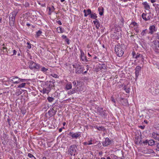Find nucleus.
<instances>
[{"label": "nucleus", "mask_w": 159, "mask_h": 159, "mask_svg": "<svg viewBox=\"0 0 159 159\" xmlns=\"http://www.w3.org/2000/svg\"><path fill=\"white\" fill-rule=\"evenodd\" d=\"M70 70L71 71H74V69H73L72 68H71V67L70 68Z\"/></svg>", "instance_id": "0e129e2a"}, {"label": "nucleus", "mask_w": 159, "mask_h": 159, "mask_svg": "<svg viewBox=\"0 0 159 159\" xmlns=\"http://www.w3.org/2000/svg\"><path fill=\"white\" fill-rule=\"evenodd\" d=\"M41 92H42L43 94L47 93L48 94L49 92V91L47 89H46L45 88H43L41 91Z\"/></svg>", "instance_id": "72a5a7b5"}, {"label": "nucleus", "mask_w": 159, "mask_h": 159, "mask_svg": "<svg viewBox=\"0 0 159 159\" xmlns=\"http://www.w3.org/2000/svg\"><path fill=\"white\" fill-rule=\"evenodd\" d=\"M48 10V14L50 15L55 10V8L53 6H52L51 7H48L47 8V10Z\"/></svg>", "instance_id": "dca6fc26"}, {"label": "nucleus", "mask_w": 159, "mask_h": 159, "mask_svg": "<svg viewBox=\"0 0 159 159\" xmlns=\"http://www.w3.org/2000/svg\"><path fill=\"white\" fill-rule=\"evenodd\" d=\"M73 68L75 69V71L76 74H81L83 71L82 66L79 64L74 63L72 65Z\"/></svg>", "instance_id": "7ed1b4c3"}, {"label": "nucleus", "mask_w": 159, "mask_h": 159, "mask_svg": "<svg viewBox=\"0 0 159 159\" xmlns=\"http://www.w3.org/2000/svg\"><path fill=\"white\" fill-rule=\"evenodd\" d=\"M47 99H48V102H52V101H53V100L54 99V98L52 97H48V98Z\"/></svg>", "instance_id": "79ce46f5"}, {"label": "nucleus", "mask_w": 159, "mask_h": 159, "mask_svg": "<svg viewBox=\"0 0 159 159\" xmlns=\"http://www.w3.org/2000/svg\"><path fill=\"white\" fill-rule=\"evenodd\" d=\"M83 11L84 13V16L85 17H87L88 15H90L92 13L91 10L90 9H88L87 10L84 9Z\"/></svg>", "instance_id": "4be33fe9"}, {"label": "nucleus", "mask_w": 159, "mask_h": 159, "mask_svg": "<svg viewBox=\"0 0 159 159\" xmlns=\"http://www.w3.org/2000/svg\"><path fill=\"white\" fill-rule=\"evenodd\" d=\"M88 141L87 142H85L83 143V144L84 145H89V143H88Z\"/></svg>", "instance_id": "864d4df0"}, {"label": "nucleus", "mask_w": 159, "mask_h": 159, "mask_svg": "<svg viewBox=\"0 0 159 159\" xmlns=\"http://www.w3.org/2000/svg\"><path fill=\"white\" fill-rule=\"evenodd\" d=\"M18 79L19 78L17 76H13L9 78L8 81L14 84H18L19 83L20 81Z\"/></svg>", "instance_id": "6e6552de"}, {"label": "nucleus", "mask_w": 159, "mask_h": 159, "mask_svg": "<svg viewBox=\"0 0 159 159\" xmlns=\"http://www.w3.org/2000/svg\"><path fill=\"white\" fill-rule=\"evenodd\" d=\"M141 17L146 21L150 20L151 18V15L149 13H143L141 15Z\"/></svg>", "instance_id": "1a4fd4ad"}, {"label": "nucleus", "mask_w": 159, "mask_h": 159, "mask_svg": "<svg viewBox=\"0 0 159 159\" xmlns=\"http://www.w3.org/2000/svg\"><path fill=\"white\" fill-rule=\"evenodd\" d=\"M17 53V51L15 50H14L13 51V54H12L11 55H15Z\"/></svg>", "instance_id": "09e8293b"}, {"label": "nucleus", "mask_w": 159, "mask_h": 159, "mask_svg": "<svg viewBox=\"0 0 159 159\" xmlns=\"http://www.w3.org/2000/svg\"><path fill=\"white\" fill-rule=\"evenodd\" d=\"M107 159H111V158L110 157H108L107 158Z\"/></svg>", "instance_id": "774afa93"}, {"label": "nucleus", "mask_w": 159, "mask_h": 159, "mask_svg": "<svg viewBox=\"0 0 159 159\" xmlns=\"http://www.w3.org/2000/svg\"><path fill=\"white\" fill-rule=\"evenodd\" d=\"M28 156L30 158H32L33 157L34 159H36V158L34 156L30 153H29L28 154Z\"/></svg>", "instance_id": "37998d69"}, {"label": "nucleus", "mask_w": 159, "mask_h": 159, "mask_svg": "<svg viewBox=\"0 0 159 159\" xmlns=\"http://www.w3.org/2000/svg\"><path fill=\"white\" fill-rule=\"evenodd\" d=\"M26 85L25 83H22L18 86V88H22L25 87Z\"/></svg>", "instance_id": "4c0bfd02"}, {"label": "nucleus", "mask_w": 159, "mask_h": 159, "mask_svg": "<svg viewBox=\"0 0 159 159\" xmlns=\"http://www.w3.org/2000/svg\"><path fill=\"white\" fill-rule=\"evenodd\" d=\"M99 64L100 66L101 67V70L102 69L106 70L107 69V67L106 65L104 64Z\"/></svg>", "instance_id": "7c9ffc66"}, {"label": "nucleus", "mask_w": 159, "mask_h": 159, "mask_svg": "<svg viewBox=\"0 0 159 159\" xmlns=\"http://www.w3.org/2000/svg\"><path fill=\"white\" fill-rule=\"evenodd\" d=\"M98 111L100 115L102 117H105L107 116V114L105 111L103 110L102 108H100L98 109Z\"/></svg>", "instance_id": "ddd939ff"}, {"label": "nucleus", "mask_w": 159, "mask_h": 159, "mask_svg": "<svg viewBox=\"0 0 159 159\" xmlns=\"http://www.w3.org/2000/svg\"><path fill=\"white\" fill-rule=\"evenodd\" d=\"M141 70V67L139 66H137L135 68V77L136 79H137L139 75V71Z\"/></svg>", "instance_id": "6ab92c4d"}, {"label": "nucleus", "mask_w": 159, "mask_h": 159, "mask_svg": "<svg viewBox=\"0 0 159 159\" xmlns=\"http://www.w3.org/2000/svg\"><path fill=\"white\" fill-rule=\"evenodd\" d=\"M153 48L155 49L156 51L159 50V41L155 40L153 41Z\"/></svg>", "instance_id": "2eb2a0df"}, {"label": "nucleus", "mask_w": 159, "mask_h": 159, "mask_svg": "<svg viewBox=\"0 0 159 159\" xmlns=\"http://www.w3.org/2000/svg\"><path fill=\"white\" fill-rule=\"evenodd\" d=\"M77 146L75 145H73L70 146L68 150V152L71 156H75L76 152V148Z\"/></svg>", "instance_id": "39448f33"}, {"label": "nucleus", "mask_w": 159, "mask_h": 159, "mask_svg": "<svg viewBox=\"0 0 159 159\" xmlns=\"http://www.w3.org/2000/svg\"><path fill=\"white\" fill-rule=\"evenodd\" d=\"M29 68L32 70H40L41 66L32 61H30L28 63Z\"/></svg>", "instance_id": "f257e3e1"}, {"label": "nucleus", "mask_w": 159, "mask_h": 159, "mask_svg": "<svg viewBox=\"0 0 159 159\" xmlns=\"http://www.w3.org/2000/svg\"><path fill=\"white\" fill-rule=\"evenodd\" d=\"M147 29L143 30L141 33L140 34L142 36H144L146 34Z\"/></svg>", "instance_id": "ea45409f"}, {"label": "nucleus", "mask_w": 159, "mask_h": 159, "mask_svg": "<svg viewBox=\"0 0 159 159\" xmlns=\"http://www.w3.org/2000/svg\"><path fill=\"white\" fill-rule=\"evenodd\" d=\"M62 38L63 39H66V36L65 35H62Z\"/></svg>", "instance_id": "4d7b16f0"}, {"label": "nucleus", "mask_w": 159, "mask_h": 159, "mask_svg": "<svg viewBox=\"0 0 159 159\" xmlns=\"http://www.w3.org/2000/svg\"><path fill=\"white\" fill-rule=\"evenodd\" d=\"M152 137L155 139L159 141V134L156 132H153L152 133Z\"/></svg>", "instance_id": "aec40b11"}, {"label": "nucleus", "mask_w": 159, "mask_h": 159, "mask_svg": "<svg viewBox=\"0 0 159 159\" xmlns=\"http://www.w3.org/2000/svg\"><path fill=\"white\" fill-rule=\"evenodd\" d=\"M155 37L157 39H159V33L158 32L155 34Z\"/></svg>", "instance_id": "49530a36"}, {"label": "nucleus", "mask_w": 159, "mask_h": 159, "mask_svg": "<svg viewBox=\"0 0 159 159\" xmlns=\"http://www.w3.org/2000/svg\"><path fill=\"white\" fill-rule=\"evenodd\" d=\"M157 149H159V143H158L157 145Z\"/></svg>", "instance_id": "052dcab7"}, {"label": "nucleus", "mask_w": 159, "mask_h": 159, "mask_svg": "<svg viewBox=\"0 0 159 159\" xmlns=\"http://www.w3.org/2000/svg\"><path fill=\"white\" fill-rule=\"evenodd\" d=\"M132 55L133 58L138 59V58L140 57L142 59H143V57L140 54L137 53L136 54L134 51L132 52Z\"/></svg>", "instance_id": "4468645a"}, {"label": "nucleus", "mask_w": 159, "mask_h": 159, "mask_svg": "<svg viewBox=\"0 0 159 159\" xmlns=\"http://www.w3.org/2000/svg\"><path fill=\"white\" fill-rule=\"evenodd\" d=\"M52 77L55 78H58L59 76L55 74H52L51 75Z\"/></svg>", "instance_id": "c03bdc74"}, {"label": "nucleus", "mask_w": 159, "mask_h": 159, "mask_svg": "<svg viewBox=\"0 0 159 159\" xmlns=\"http://www.w3.org/2000/svg\"><path fill=\"white\" fill-rule=\"evenodd\" d=\"M142 4L143 5L144 7V8L145 9L149 10V9H150V6L149 5V4L147 2H143L142 3Z\"/></svg>", "instance_id": "5701e85b"}, {"label": "nucleus", "mask_w": 159, "mask_h": 159, "mask_svg": "<svg viewBox=\"0 0 159 159\" xmlns=\"http://www.w3.org/2000/svg\"><path fill=\"white\" fill-rule=\"evenodd\" d=\"M139 128H141L142 129H144L145 128V126H140L139 127Z\"/></svg>", "instance_id": "13d9d810"}, {"label": "nucleus", "mask_w": 159, "mask_h": 159, "mask_svg": "<svg viewBox=\"0 0 159 159\" xmlns=\"http://www.w3.org/2000/svg\"><path fill=\"white\" fill-rule=\"evenodd\" d=\"M90 17L91 18L95 19H97L96 18H97L98 16H97L96 14L95 13H91V14L90 15Z\"/></svg>", "instance_id": "c756f323"}, {"label": "nucleus", "mask_w": 159, "mask_h": 159, "mask_svg": "<svg viewBox=\"0 0 159 159\" xmlns=\"http://www.w3.org/2000/svg\"><path fill=\"white\" fill-rule=\"evenodd\" d=\"M16 14L15 12L11 13L9 16L10 24V26H13L15 21Z\"/></svg>", "instance_id": "423d86ee"}, {"label": "nucleus", "mask_w": 159, "mask_h": 159, "mask_svg": "<svg viewBox=\"0 0 159 159\" xmlns=\"http://www.w3.org/2000/svg\"><path fill=\"white\" fill-rule=\"evenodd\" d=\"M156 0H151V2L152 3H154L156 2Z\"/></svg>", "instance_id": "bf43d9fd"}, {"label": "nucleus", "mask_w": 159, "mask_h": 159, "mask_svg": "<svg viewBox=\"0 0 159 159\" xmlns=\"http://www.w3.org/2000/svg\"><path fill=\"white\" fill-rule=\"evenodd\" d=\"M123 89L126 93H129L130 89L129 88L127 87L126 86H125Z\"/></svg>", "instance_id": "58836bf2"}, {"label": "nucleus", "mask_w": 159, "mask_h": 159, "mask_svg": "<svg viewBox=\"0 0 159 159\" xmlns=\"http://www.w3.org/2000/svg\"><path fill=\"white\" fill-rule=\"evenodd\" d=\"M48 70L47 68H46L42 66H41V67H40V70H41L43 73H45V72H46L47 70Z\"/></svg>", "instance_id": "2f4dec72"}, {"label": "nucleus", "mask_w": 159, "mask_h": 159, "mask_svg": "<svg viewBox=\"0 0 159 159\" xmlns=\"http://www.w3.org/2000/svg\"><path fill=\"white\" fill-rule=\"evenodd\" d=\"M69 135L71 137V139H77L78 138H80V136L81 134L80 132H70L69 133Z\"/></svg>", "instance_id": "0eeeda50"}, {"label": "nucleus", "mask_w": 159, "mask_h": 159, "mask_svg": "<svg viewBox=\"0 0 159 159\" xmlns=\"http://www.w3.org/2000/svg\"><path fill=\"white\" fill-rule=\"evenodd\" d=\"M134 142L136 144H139L142 143L141 139L139 137H137L135 138Z\"/></svg>", "instance_id": "bb28decb"}, {"label": "nucleus", "mask_w": 159, "mask_h": 159, "mask_svg": "<svg viewBox=\"0 0 159 159\" xmlns=\"http://www.w3.org/2000/svg\"><path fill=\"white\" fill-rule=\"evenodd\" d=\"M155 143V141L153 139H151L148 141V144L150 146L154 145Z\"/></svg>", "instance_id": "473e14b6"}, {"label": "nucleus", "mask_w": 159, "mask_h": 159, "mask_svg": "<svg viewBox=\"0 0 159 159\" xmlns=\"http://www.w3.org/2000/svg\"><path fill=\"white\" fill-rule=\"evenodd\" d=\"M62 129L61 128H60L59 129V132H61L62 131Z\"/></svg>", "instance_id": "69168bd1"}, {"label": "nucleus", "mask_w": 159, "mask_h": 159, "mask_svg": "<svg viewBox=\"0 0 159 159\" xmlns=\"http://www.w3.org/2000/svg\"><path fill=\"white\" fill-rule=\"evenodd\" d=\"M143 152L145 154H151L154 152L153 150L150 148H145L143 151Z\"/></svg>", "instance_id": "a211bd4d"}, {"label": "nucleus", "mask_w": 159, "mask_h": 159, "mask_svg": "<svg viewBox=\"0 0 159 159\" xmlns=\"http://www.w3.org/2000/svg\"><path fill=\"white\" fill-rule=\"evenodd\" d=\"M57 30L59 33H62L64 31L63 29L61 27H58L57 29Z\"/></svg>", "instance_id": "cd10ccee"}, {"label": "nucleus", "mask_w": 159, "mask_h": 159, "mask_svg": "<svg viewBox=\"0 0 159 159\" xmlns=\"http://www.w3.org/2000/svg\"><path fill=\"white\" fill-rule=\"evenodd\" d=\"M88 143H89V145H90L96 144L98 141L93 139L90 138L89 140L88 141Z\"/></svg>", "instance_id": "412c9836"}, {"label": "nucleus", "mask_w": 159, "mask_h": 159, "mask_svg": "<svg viewBox=\"0 0 159 159\" xmlns=\"http://www.w3.org/2000/svg\"><path fill=\"white\" fill-rule=\"evenodd\" d=\"M93 22L95 25L96 29H98L100 26V24L98 20L96 19L94 21H93Z\"/></svg>", "instance_id": "a878e982"}, {"label": "nucleus", "mask_w": 159, "mask_h": 159, "mask_svg": "<svg viewBox=\"0 0 159 159\" xmlns=\"http://www.w3.org/2000/svg\"><path fill=\"white\" fill-rule=\"evenodd\" d=\"M57 23L59 25H61L62 23L61 21L60 20H58L57 21Z\"/></svg>", "instance_id": "603ef678"}, {"label": "nucleus", "mask_w": 159, "mask_h": 159, "mask_svg": "<svg viewBox=\"0 0 159 159\" xmlns=\"http://www.w3.org/2000/svg\"><path fill=\"white\" fill-rule=\"evenodd\" d=\"M143 143L144 144H146L148 143V140H146L143 142Z\"/></svg>", "instance_id": "3c124183"}, {"label": "nucleus", "mask_w": 159, "mask_h": 159, "mask_svg": "<svg viewBox=\"0 0 159 159\" xmlns=\"http://www.w3.org/2000/svg\"><path fill=\"white\" fill-rule=\"evenodd\" d=\"M120 102L122 105L124 106H127L128 105V101L126 99L122 98L121 99V100H120Z\"/></svg>", "instance_id": "b1692460"}, {"label": "nucleus", "mask_w": 159, "mask_h": 159, "mask_svg": "<svg viewBox=\"0 0 159 159\" xmlns=\"http://www.w3.org/2000/svg\"><path fill=\"white\" fill-rule=\"evenodd\" d=\"M42 32L40 30H39L37 32H36V34L35 36L36 38H37L39 37L41 35Z\"/></svg>", "instance_id": "c85d7f7f"}, {"label": "nucleus", "mask_w": 159, "mask_h": 159, "mask_svg": "<svg viewBox=\"0 0 159 159\" xmlns=\"http://www.w3.org/2000/svg\"><path fill=\"white\" fill-rule=\"evenodd\" d=\"M18 80L19 81H19V83H20V82H23L25 81H26V80L25 79H22L19 78Z\"/></svg>", "instance_id": "a18cd8bd"}, {"label": "nucleus", "mask_w": 159, "mask_h": 159, "mask_svg": "<svg viewBox=\"0 0 159 159\" xmlns=\"http://www.w3.org/2000/svg\"><path fill=\"white\" fill-rule=\"evenodd\" d=\"M97 58V57L96 56H95L94 57H93V59H96Z\"/></svg>", "instance_id": "338daca9"}, {"label": "nucleus", "mask_w": 159, "mask_h": 159, "mask_svg": "<svg viewBox=\"0 0 159 159\" xmlns=\"http://www.w3.org/2000/svg\"><path fill=\"white\" fill-rule=\"evenodd\" d=\"M26 25L28 26V27H29L30 26V24L29 23H27L26 24Z\"/></svg>", "instance_id": "e2e57ef3"}, {"label": "nucleus", "mask_w": 159, "mask_h": 159, "mask_svg": "<svg viewBox=\"0 0 159 159\" xmlns=\"http://www.w3.org/2000/svg\"><path fill=\"white\" fill-rule=\"evenodd\" d=\"M115 51L119 57H121L124 54V52L123 47L119 44L115 46Z\"/></svg>", "instance_id": "f03ea898"}, {"label": "nucleus", "mask_w": 159, "mask_h": 159, "mask_svg": "<svg viewBox=\"0 0 159 159\" xmlns=\"http://www.w3.org/2000/svg\"><path fill=\"white\" fill-rule=\"evenodd\" d=\"M94 70L96 72H98V71H99L101 70V67L100 66L99 64L98 66H97L96 67L94 68Z\"/></svg>", "instance_id": "e433bc0d"}, {"label": "nucleus", "mask_w": 159, "mask_h": 159, "mask_svg": "<svg viewBox=\"0 0 159 159\" xmlns=\"http://www.w3.org/2000/svg\"><path fill=\"white\" fill-rule=\"evenodd\" d=\"M98 11L99 12V14L100 16H102L103 15L104 12V9L102 6L99 7L98 9Z\"/></svg>", "instance_id": "393cba45"}, {"label": "nucleus", "mask_w": 159, "mask_h": 159, "mask_svg": "<svg viewBox=\"0 0 159 159\" xmlns=\"http://www.w3.org/2000/svg\"><path fill=\"white\" fill-rule=\"evenodd\" d=\"M25 7H27V6H28L29 4V3L27 2V3H26L25 4Z\"/></svg>", "instance_id": "680f3d73"}, {"label": "nucleus", "mask_w": 159, "mask_h": 159, "mask_svg": "<svg viewBox=\"0 0 159 159\" xmlns=\"http://www.w3.org/2000/svg\"><path fill=\"white\" fill-rule=\"evenodd\" d=\"M111 101L113 102L114 103H115L116 102L115 101L113 96H112L111 97Z\"/></svg>", "instance_id": "de8ad7c7"}, {"label": "nucleus", "mask_w": 159, "mask_h": 159, "mask_svg": "<svg viewBox=\"0 0 159 159\" xmlns=\"http://www.w3.org/2000/svg\"><path fill=\"white\" fill-rule=\"evenodd\" d=\"M2 49L3 50L5 49L6 50V52L7 51V47H2Z\"/></svg>", "instance_id": "6e6d98bb"}, {"label": "nucleus", "mask_w": 159, "mask_h": 159, "mask_svg": "<svg viewBox=\"0 0 159 159\" xmlns=\"http://www.w3.org/2000/svg\"><path fill=\"white\" fill-rule=\"evenodd\" d=\"M149 32L148 33L151 34H153V33L156 31L157 30V29L154 25H150L149 27Z\"/></svg>", "instance_id": "9b49d317"}, {"label": "nucleus", "mask_w": 159, "mask_h": 159, "mask_svg": "<svg viewBox=\"0 0 159 159\" xmlns=\"http://www.w3.org/2000/svg\"><path fill=\"white\" fill-rule=\"evenodd\" d=\"M95 128L99 130H102L104 129V127L103 126H101L100 127L96 126V127Z\"/></svg>", "instance_id": "a19ab883"}, {"label": "nucleus", "mask_w": 159, "mask_h": 159, "mask_svg": "<svg viewBox=\"0 0 159 159\" xmlns=\"http://www.w3.org/2000/svg\"><path fill=\"white\" fill-rule=\"evenodd\" d=\"M66 88L67 90H69L71 89L72 85L70 83L67 84L66 85Z\"/></svg>", "instance_id": "c9c22d12"}, {"label": "nucleus", "mask_w": 159, "mask_h": 159, "mask_svg": "<svg viewBox=\"0 0 159 159\" xmlns=\"http://www.w3.org/2000/svg\"><path fill=\"white\" fill-rule=\"evenodd\" d=\"M53 111L54 110L53 109L50 110L48 111V113L49 114V116H52L54 115V113H53Z\"/></svg>", "instance_id": "f704fd0d"}, {"label": "nucleus", "mask_w": 159, "mask_h": 159, "mask_svg": "<svg viewBox=\"0 0 159 159\" xmlns=\"http://www.w3.org/2000/svg\"><path fill=\"white\" fill-rule=\"evenodd\" d=\"M7 136L8 135L4 133L3 134V136L1 138V139L2 143L3 145H6L8 141L7 140H9V139H8L9 138L7 137Z\"/></svg>", "instance_id": "9d476101"}, {"label": "nucleus", "mask_w": 159, "mask_h": 159, "mask_svg": "<svg viewBox=\"0 0 159 159\" xmlns=\"http://www.w3.org/2000/svg\"><path fill=\"white\" fill-rule=\"evenodd\" d=\"M73 84L75 86H76V82L75 81H74L73 82Z\"/></svg>", "instance_id": "5fc2aeb1"}, {"label": "nucleus", "mask_w": 159, "mask_h": 159, "mask_svg": "<svg viewBox=\"0 0 159 159\" xmlns=\"http://www.w3.org/2000/svg\"><path fill=\"white\" fill-rule=\"evenodd\" d=\"M80 57L82 60L83 61H88L87 57L85 56L84 52L82 49H80Z\"/></svg>", "instance_id": "f8f14e48"}, {"label": "nucleus", "mask_w": 159, "mask_h": 159, "mask_svg": "<svg viewBox=\"0 0 159 159\" xmlns=\"http://www.w3.org/2000/svg\"><path fill=\"white\" fill-rule=\"evenodd\" d=\"M69 41L70 40L66 38V39L65 41L68 44H70Z\"/></svg>", "instance_id": "8fccbe9b"}, {"label": "nucleus", "mask_w": 159, "mask_h": 159, "mask_svg": "<svg viewBox=\"0 0 159 159\" xmlns=\"http://www.w3.org/2000/svg\"><path fill=\"white\" fill-rule=\"evenodd\" d=\"M111 143L110 140L108 138H106L105 141L102 143V145L103 146H107L109 145Z\"/></svg>", "instance_id": "f3484780"}, {"label": "nucleus", "mask_w": 159, "mask_h": 159, "mask_svg": "<svg viewBox=\"0 0 159 159\" xmlns=\"http://www.w3.org/2000/svg\"><path fill=\"white\" fill-rule=\"evenodd\" d=\"M139 24L134 21H132L129 25V27L133 29L136 33L139 32Z\"/></svg>", "instance_id": "20e7f679"}]
</instances>
